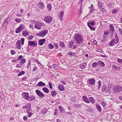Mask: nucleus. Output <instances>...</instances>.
<instances>
[{
  "label": "nucleus",
  "mask_w": 122,
  "mask_h": 122,
  "mask_svg": "<svg viewBox=\"0 0 122 122\" xmlns=\"http://www.w3.org/2000/svg\"><path fill=\"white\" fill-rule=\"evenodd\" d=\"M74 107L76 108H80L81 107V105L79 104L78 105L75 104L74 105Z\"/></svg>",
  "instance_id": "nucleus-48"
},
{
  "label": "nucleus",
  "mask_w": 122,
  "mask_h": 122,
  "mask_svg": "<svg viewBox=\"0 0 122 122\" xmlns=\"http://www.w3.org/2000/svg\"><path fill=\"white\" fill-rule=\"evenodd\" d=\"M95 22L94 21L93 22H88L87 23V25L88 26H93L94 25Z\"/></svg>",
  "instance_id": "nucleus-27"
},
{
  "label": "nucleus",
  "mask_w": 122,
  "mask_h": 122,
  "mask_svg": "<svg viewBox=\"0 0 122 122\" xmlns=\"http://www.w3.org/2000/svg\"><path fill=\"white\" fill-rule=\"evenodd\" d=\"M115 38L116 39V44L117 43H118L119 41L118 38V37L116 33H115Z\"/></svg>",
  "instance_id": "nucleus-31"
},
{
  "label": "nucleus",
  "mask_w": 122,
  "mask_h": 122,
  "mask_svg": "<svg viewBox=\"0 0 122 122\" xmlns=\"http://www.w3.org/2000/svg\"><path fill=\"white\" fill-rule=\"evenodd\" d=\"M84 101L88 103H89L90 102V101L88 98L85 96H83L82 97Z\"/></svg>",
  "instance_id": "nucleus-13"
},
{
  "label": "nucleus",
  "mask_w": 122,
  "mask_h": 122,
  "mask_svg": "<svg viewBox=\"0 0 122 122\" xmlns=\"http://www.w3.org/2000/svg\"><path fill=\"white\" fill-rule=\"evenodd\" d=\"M47 7L49 11H51L52 7L51 5V4L49 3L47 4Z\"/></svg>",
  "instance_id": "nucleus-30"
},
{
  "label": "nucleus",
  "mask_w": 122,
  "mask_h": 122,
  "mask_svg": "<svg viewBox=\"0 0 122 122\" xmlns=\"http://www.w3.org/2000/svg\"><path fill=\"white\" fill-rule=\"evenodd\" d=\"M95 80L94 78H92L89 80L87 81L88 83L90 85H93L95 82Z\"/></svg>",
  "instance_id": "nucleus-9"
},
{
  "label": "nucleus",
  "mask_w": 122,
  "mask_h": 122,
  "mask_svg": "<svg viewBox=\"0 0 122 122\" xmlns=\"http://www.w3.org/2000/svg\"><path fill=\"white\" fill-rule=\"evenodd\" d=\"M25 39L24 38H21L20 39V41L21 42L22 45H23L24 44Z\"/></svg>",
  "instance_id": "nucleus-45"
},
{
  "label": "nucleus",
  "mask_w": 122,
  "mask_h": 122,
  "mask_svg": "<svg viewBox=\"0 0 122 122\" xmlns=\"http://www.w3.org/2000/svg\"><path fill=\"white\" fill-rule=\"evenodd\" d=\"M109 34V32L107 31H104V35H108Z\"/></svg>",
  "instance_id": "nucleus-60"
},
{
  "label": "nucleus",
  "mask_w": 122,
  "mask_h": 122,
  "mask_svg": "<svg viewBox=\"0 0 122 122\" xmlns=\"http://www.w3.org/2000/svg\"><path fill=\"white\" fill-rule=\"evenodd\" d=\"M15 46L16 48L18 49H21V46L20 41L19 40H18L17 41Z\"/></svg>",
  "instance_id": "nucleus-8"
},
{
  "label": "nucleus",
  "mask_w": 122,
  "mask_h": 122,
  "mask_svg": "<svg viewBox=\"0 0 122 122\" xmlns=\"http://www.w3.org/2000/svg\"><path fill=\"white\" fill-rule=\"evenodd\" d=\"M58 88L60 91H63L65 90L64 86L62 84H60L58 86Z\"/></svg>",
  "instance_id": "nucleus-14"
},
{
  "label": "nucleus",
  "mask_w": 122,
  "mask_h": 122,
  "mask_svg": "<svg viewBox=\"0 0 122 122\" xmlns=\"http://www.w3.org/2000/svg\"><path fill=\"white\" fill-rule=\"evenodd\" d=\"M54 45L56 46V47L55 48L56 49H57L58 48V46L57 43H54Z\"/></svg>",
  "instance_id": "nucleus-57"
},
{
  "label": "nucleus",
  "mask_w": 122,
  "mask_h": 122,
  "mask_svg": "<svg viewBox=\"0 0 122 122\" xmlns=\"http://www.w3.org/2000/svg\"><path fill=\"white\" fill-rule=\"evenodd\" d=\"M53 67L55 69H58L60 67L56 65L53 64L52 65Z\"/></svg>",
  "instance_id": "nucleus-33"
},
{
  "label": "nucleus",
  "mask_w": 122,
  "mask_h": 122,
  "mask_svg": "<svg viewBox=\"0 0 122 122\" xmlns=\"http://www.w3.org/2000/svg\"><path fill=\"white\" fill-rule=\"evenodd\" d=\"M25 59H23L22 60L20 61V63L22 65L25 62Z\"/></svg>",
  "instance_id": "nucleus-42"
},
{
  "label": "nucleus",
  "mask_w": 122,
  "mask_h": 122,
  "mask_svg": "<svg viewBox=\"0 0 122 122\" xmlns=\"http://www.w3.org/2000/svg\"><path fill=\"white\" fill-rule=\"evenodd\" d=\"M23 119L24 121H26L27 119V117L26 116H24L23 117Z\"/></svg>",
  "instance_id": "nucleus-64"
},
{
  "label": "nucleus",
  "mask_w": 122,
  "mask_h": 122,
  "mask_svg": "<svg viewBox=\"0 0 122 122\" xmlns=\"http://www.w3.org/2000/svg\"><path fill=\"white\" fill-rule=\"evenodd\" d=\"M59 110L60 111V112H61L63 111V108L61 106H59L58 107Z\"/></svg>",
  "instance_id": "nucleus-52"
},
{
  "label": "nucleus",
  "mask_w": 122,
  "mask_h": 122,
  "mask_svg": "<svg viewBox=\"0 0 122 122\" xmlns=\"http://www.w3.org/2000/svg\"><path fill=\"white\" fill-rule=\"evenodd\" d=\"M28 45L32 47L36 46L37 45L36 42H34V41H28Z\"/></svg>",
  "instance_id": "nucleus-7"
},
{
  "label": "nucleus",
  "mask_w": 122,
  "mask_h": 122,
  "mask_svg": "<svg viewBox=\"0 0 122 122\" xmlns=\"http://www.w3.org/2000/svg\"><path fill=\"white\" fill-rule=\"evenodd\" d=\"M34 36L33 35L27 37V39L29 40H31L33 38Z\"/></svg>",
  "instance_id": "nucleus-44"
},
{
  "label": "nucleus",
  "mask_w": 122,
  "mask_h": 122,
  "mask_svg": "<svg viewBox=\"0 0 122 122\" xmlns=\"http://www.w3.org/2000/svg\"><path fill=\"white\" fill-rule=\"evenodd\" d=\"M68 54L69 55L73 56H75L76 54L75 53H73L72 52H70L68 53Z\"/></svg>",
  "instance_id": "nucleus-43"
},
{
  "label": "nucleus",
  "mask_w": 122,
  "mask_h": 122,
  "mask_svg": "<svg viewBox=\"0 0 122 122\" xmlns=\"http://www.w3.org/2000/svg\"><path fill=\"white\" fill-rule=\"evenodd\" d=\"M98 83L99 85L98 86V89H99V88H100L101 86L102 83L101 81H98Z\"/></svg>",
  "instance_id": "nucleus-49"
},
{
  "label": "nucleus",
  "mask_w": 122,
  "mask_h": 122,
  "mask_svg": "<svg viewBox=\"0 0 122 122\" xmlns=\"http://www.w3.org/2000/svg\"><path fill=\"white\" fill-rule=\"evenodd\" d=\"M29 94L27 92H23L22 93V96L23 98L28 100L29 97Z\"/></svg>",
  "instance_id": "nucleus-10"
},
{
  "label": "nucleus",
  "mask_w": 122,
  "mask_h": 122,
  "mask_svg": "<svg viewBox=\"0 0 122 122\" xmlns=\"http://www.w3.org/2000/svg\"><path fill=\"white\" fill-rule=\"evenodd\" d=\"M25 74V72L23 71H21L18 74V76L19 77L21 76L24 74Z\"/></svg>",
  "instance_id": "nucleus-35"
},
{
  "label": "nucleus",
  "mask_w": 122,
  "mask_h": 122,
  "mask_svg": "<svg viewBox=\"0 0 122 122\" xmlns=\"http://www.w3.org/2000/svg\"><path fill=\"white\" fill-rule=\"evenodd\" d=\"M28 109L27 110V112L28 113V117H30L32 115V113L29 112H28Z\"/></svg>",
  "instance_id": "nucleus-40"
},
{
  "label": "nucleus",
  "mask_w": 122,
  "mask_h": 122,
  "mask_svg": "<svg viewBox=\"0 0 122 122\" xmlns=\"http://www.w3.org/2000/svg\"><path fill=\"white\" fill-rule=\"evenodd\" d=\"M22 56L21 55L19 56L18 58V59L19 60H20L22 58Z\"/></svg>",
  "instance_id": "nucleus-62"
},
{
  "label": "nucleus",
  "mask_w": 122,
  "mask_h": 122,
  "mask_svg": "<svg viewBox=\"0 0 122 122\" xmlns=\"http://www.w3.org/2000/svg\"><path fill=\"white\" fill-rule=\"evenodd\" d=\"M98 63L99 65L101 67H104L105 66V65L104 63L101 61H98Z\"/></svg>",
  "instance_id": "nucleus-20"
},
{
  "label": "nucleus",
  "mask_w": 122,
  "mask_h": 122,
  "mask_svg": "<svg viewBox=\"0 0 122 122\" xmlns=\"http://www.w3.org/2000/svg\"><path fill=\"white\" fill-rule=\"evenodd\" d=\"M28 107L29 108L28 110L30 111L31 110V104L30 103H28L26 105L23 106V108L24 109H26Z\"/></svg>",
  "instance_id": "nucleus-15"
},
{
  "label": "nucleus",
  "mask_w": 122,
  "mask_h": 122,
  "mask_svg": "<svg viewBox=\"0 0 122 122\" xmlns=\"http://www.w3.org/2000/svg\"><path fill=\"white\" fill-rule=\"evenodd\" d=\"M116 89L117 91L121 92L122 91V88L121 86H118L116 87Z\"/></svg>",
  "instance_id": "nucleus-28"
},
{
  "label": "nucleus",
  "mask_w": 122,
  "mask_h": 122,
  "mask_svg": "<svg viewBox=\"0 0 122 122\" xmlns=\"http://www.w3.org/2000/svg\"><path fill=\"white\" fill-rule=\"evenodd\" d=\"M74 39L75 42L78 44H82L83 42V37L81 35L79 34L74 35Z\"/></svg>",
  "instance_id": "nucleus-1"
},
{
  "label": "nucleus",
  "mask_w": 122,
  "mask_h": 122,
  "mask_svg": "<svg viewBox=\"0 0 122 122\" xmlns=\"http://www.w3.org/2000/svg\"><path fill=\"white\" fill-rule=\"evenodd\" d=\"M106 85H103L102 87V92H104L106 89Z\"/></svg>",
  "instance_id": "nucleus-34"
},
{
  "label": "nucleus",
  "mask_w": 122,
  "mask_h": 122,
  "mask_svg": "<svg viewBox=\"0 0 122 122\" xmlns=\"http://www.w3.org/2000/svg\"><path fill=\"white\" fill-rule=\"evenodd\" d=\"M10 52L11 54L13 55L15 54L16 52L14 50H11L10 51Z\"/></svg>",
  "instance_id": "nucleus-50"
},
{
  "label": "nucleus",
  "mask_w": 122,
  "mask_h": 122,
  "mask_svg": "<svg viewBox=\"0 0 122 122\" xmlns=\"http://www.w3.org/2000/svg\"><path fill=\"white\" fill-rule=\"evenodd\" d=\"M98 5L99 7H100L101 6H102V3L100 1H98Z\"/></svg>",
  "instance_id": "nucleus-51"
},
{
  "label": "nucleus",
  "mask_w": 122,
  "mask_h": 122,
  "mask_svg": "<svg viewBox=\"0 0 122 122\" xmlns=\"http://www.w3.org/2000/svg\"><path fill=\"white\" fill-rule=\"evenodd\" d=\"M38 6L41 9H43L45 7L44 4L43 3L41 2H40L38 3Z\"/></svg>",
  "instance_id": "nucleus-12"
},
{
  "label": "nucleus",
  "mask_w": 122,
  "mask_h": 122,
  "mask_svg": "<svg viewBox=\"0 0 122 122\" xmlns=\"http://www.w3.org/2000/svg\"><path fill=\"white\" fill-rule=\"evenodd\" d=\"M88 26L91 30H95L96 29L94 27L91 26Z\"/></svg>",
  "instance_id": "nucleus-47"
},
{
  "label": "nucleus",
  "mask_w": 122,
  "mask_h": 122,
  "mask_svg": "<svg viewBox=\"0 0 122 122\" xmlns=\"http://www.w3.org/2000/svg\"><path fill=\"white\" fill-rule=\"evenodd\" d=\"M37 69V68L36 66H34L32 71H35Z\"/></svg>",
  "instance_id": "nucleus-56"
},
{
  "label": "nucleus",
  "mask_w": 122,
  "mask_h": 122,
  "mask_svg": "<svg viewBox=\"0 0 122 122\" xmlns=\"http://www.w3.org/2000/svg\"><path fill=\"white\" fill-rule=\"evenodd\" d=\"M22 65L20 64H18L16 66V67L18 68L21 67Z\"/></svg>",
  "instance_id": "nucleus-54"
},
{
  "label": "nucleus",
  "mask_w": 122,
  "mask_h": 122,
  "mask_svg": "<svg viewBox=\"0 0 122 122\" xmlns=\"http://www.w3.org/2000/svg\"><path fill=\"white\" fill-rule=\"evenodd\" d=\"M25 26L22 24L20 25L19 27L17 28L15 30V32L18 33L24 29Z\"/></svg>",
  "instance_id": "nucleus-4"
},
{
  "label": "nucleus",
  "mask_w": 122,
  "mask_h": 122,
  "mask_svg": "<svg viewBox=\"0 0 122 122\" xmlns=\"http://www.w3.org/2000/svg\"><path fill=\"white\" fill-rule=\"evenodd\" d=\"M87 66V63L84 62L83 63L80 64L79 66V68L82 69H84Z\"/></svg>",
  "instance_id": "nucleus-11"
},
{
  "label": "nucleus",
  "mask_w": 122,
  "mask_h": 122,
  "mask_svg": "<svg viewBox=\"0 0 122 122\" xmlns=\"http://www.w3.org/2000/svg\"><path fill=\"white\" fill-rule=\"evenodd\" d=\"M101 104L104 107H105L107 103L106 102H101Z\"/></svg>",
  "instance_id": "nucleus-46"
},
{
  "label": "nucleus",
  "mask_w": 122,
  "mask_h": 122,
  "mask_svg": "<svg viewBox=\"0 0 122 122\" xmlns=\"http://www.w3.org/2000/svg\"><path fill=\"white\" fill-rule=\"evenodd\" d=\"M43 91L46 93H48L49 92V90L48 88L46 87L43 88L42 89Z\"/></svg>",
  "instance_id": "nucleus-25"
},
{
  "label": "nucleus",
  "mask_w": 122,
  "mask_h": 122,
  "mask_svg": "<svg viewBox=\"0 0 122 122\" xmlns=\"http://www.w3.org/2000/svg\"><path fill=\"white\" fill-rule=\"evenodd\" d=\"M48 31L47 30H44L40 31L36 35L39 37H43L45 36L48 33Z\"/></svg>",
  "instance_id": "nucleus-2"
},
{
  "label": "nucleus",
  "mask_w": 122,
  "mask_h": 122,
  "mask_svg": "<svg viewBox=\"0 0 122 122\" xmlns=\"http://www.w3.org/2000/svg\"><path fill=\"white\" fill-rule=\"evenodd\" d=\"M100 10H101V11L103 12H105L106 11L105 9H104L103 7V6H101L100 7Z\"/></svg>",
  "instance_id": "nucleus-41"
},
{
  "label": "nucleus",
  "mask_w": 122,
  "mask_h": 122,
  "mask_svg": "<svg viewBox=\"0 0 122 122\" xmlns=\"http://www.w3.org/2000/svg\"><path fill=\"white\" fill-rule=\"evenodd\" d=\"M35 97L33 95L30 96H29L27 101H31L35 100Z\"/></svg>",
  "instance_id": "nucleus-17"
},
{
  "label": "nucleus",
  "mask_w": 122,
  "mask_h": 122,
  "mask_svg": "<svg viewBox=\"0 0 122 122\" xmlns=\"http://www.w3.org/2000/svg\"><path fill=\"white\" fill-rule=\"evenodd\" d=\"M96 108L98 111L99 112H100L102 111V108L101 107L99 106V104H96Z\"/></svg>",
  "instance_id": "nucleus-21"
},
{
  "label": "nucleus",
  "mask_w": 122,
  "mask_h": 122,
  "mask_svg": "<svg viewBox=\"0 0 122 122\" xmlns=\"http://www.w3.org/2000/svg\"><path fill=\"white\" fill-rule=\"evenodd\" d=\"M113 88V86L111 85H108V88H107L106 92H110L111 89Z\"/></svg>",
  "instance_id": "nucleus-18"
},
{
  "label": "nucleus",
  "mask_w": 122,
  "mask_h": 122,
  "mask_svg": "<svg viewBox=\"0 0 122 122\" xmlns=\"http://www.w3.org/2000/svg\"><path fill=\"white\" fill-rule=\"evenodd\" d=\"M14 20L17 23H20L21 21V19L20 18H16L14 19Z\"/></svg>",
  "instance_id": "nucleus-32"
},
{
  "label": "nucleus",
  "mask_w": 122,
  "mask_h": 122,
  "mask_svg": "<svg viewBox=\"0 0 122 122\" xmlns=\"http://www.w3.org/2000/svg\"><path fill=\"white\" fill-rule=\"evenodd\" d=\"M74 44V42L73 41H71L69 42L70 45H71L72 46Z\"/></svg>",
  "instance_id": "nucleus-58"
},
{
  "label": "nucleus",
  "mask_w": 122,
  "mask_h": 122,
  "mask_svg": "<svg viewBox=\"0 0 122 122\" xmlns=\"http://www.w3.org/2000/svg\"><path fill=\"white\" fill-rule=\"evenodd\" d=\"M43 26V24L42 23L39 22L38 23L35 24L34 25V27L36 29L38 30H40L42 26Z\"/></svg>",
  "instance_id": "nucleus-6"
},
{
  "label": "nucleus",
  "mask_w": 122,
  "mask_h": 122,
  "mask_svg": "<svg viewBox=\"0 0 122 122\" xmlns=\"http://www.w3.org/2000/svg\"><path fill=\"white\" fill-rule=\"evenodd\" d=\"M22 34L23 36L26 37L29 35V33L27 31H24L22 32Z\"/></svg>",
  "instance_id": "nucleus-19"
},
{
  "label": "nucleus",
  "mask_w": 122,
  "mask_h": 122,
  "mask_svg": "<svg viewBox=\"0 0 122 122\" xmlns=\"http://www.w3.org/2000/svg\"><path fill=\"white\" fill-rule=\"evenodd\" d=\"M89 101L91 103L93 104L95 102V100L93 97H90L89 98Z\"/></svg>",
  "instance_id": "nucleus-23"
},
{
  "label": "nucleus",
  "mask_w": 122,
  "mask_h": 122,
  "mask_svg": "<svg viewBox=\"0 0 122 122\" xmlns=\"http://www.w3.org/2000/svg\"><path fill=\"white\" fill-rule=\"evenodd\" d=\"M64 14V12L62 11H61V12H60L59 15L60 14V18H61V20H62V17L63 15Z\"/></svg>",
  "instance_id": "nucleus-36"
},
{
  "label": "nucleus",
  "mask_w": 122,
  "mask_h": 122,
  "mask_svg": "<svg viewBox=\"0 0 122 122\" xmlns=\"http://www.w3.org/2000/svg\"><path fill=\"white\" fill-rule=\"evenodd\" d=\"M45 84L43 83L42 82L40 81L37 84V86H45Z\"/></svg>",
  "instance_id": "nucleus-22"
},
{
  "label": "nucleus",
  "mask_w": 122,
  "mask_h": 122,
  "mask_svg": "<svg viewBox=\"0 0 122 122\" xmlns=\"http://www.w3.org/2000/svg\"><path fill=\"white\" fill-rule=\"evenodd\" d=\"M57 94V93H56V92L54 91H52L51 92V95L53 97L55 96Z\"/></svg>",
  "instance_id": "nucleus-37"
},
{
  "label": "nucleus",
  "mask_w": 122,
  "mask_h": 122,
  "mask_svg": "<svg viewBox=\"0 0 122 122\" xmlns=\"http://www.w3.org/2000/svg\"><path fill=\"white\" fill-rule=\"evenodd\" d=\"M35 92L37 95L41 98H42L43 97H45L44 94L39 90H36L35 91Z\"/></svg>",
  "instance_id": "nucleus-5"
},
{
  "label": "nucleus",
  "mask_w": 122,
  "mask_h": 122,
  "mask_svg": "<svg viewBox=\"0 0 122 122\" xmlns=\"http://www.w3.org/2000/svg\"><path fill=\"white\" fill-rule=\"evenodd\" d=\"M49 85L50 88L51 89H52V87L51 83L50 82H49Z\"/></svg>",
  "instance_id": "nucleus-61"
},
{
  "label": "nucleus",
  "mask_w": 122,
  "mask_h": 122,
  "mask_svg": "<svg viewBox=\"0 0 122 122\" xmlns=\"http://www.w3.org/2000/svg\"><path fill=\"white\" fill-rule=\"evenodd\" d=\"M98 64V63L96 62H94L92 64V66L93 67H95Z\"/></svg>",
  "instance_id": "nucleus-39"
},
{
  "label": "nucleus",
  "mask_w": 122,
  "mask_h": 122,
  "mask_svg": "<svg viewBox=\"0 0 122 122\" xmlns=\"http://www.w3.org/2000/svg\"><path fill=\"white\" fill-rule=\"evenodd\" d=\"M59 45L62 48H65L66 47V45L62 41H61L60 42Z\"/></svg>",
  "instance_id": "nucleus-24"
},
{
  "label": "nucleus",
  "mask_w": 122,
  "mask_h": 122,
  "mask_svg": "<svg viewBox=\"0 0 122 122\" xmlns=\"http://www.w3.org/2000/svg\"><path fill=\"white\" fill-rule=\"evenodd\" d=\"M30 61H29L28 64L26 66L27 68L28 69L29 68V67L30 66Z\"/></svg>",
  "instance_id": "nucleus-55"
},
{
  "label": "nucleus",
  "mask_w": 122,
  "mask_h": 122,
  "mask_svg": "<svg viewBox=\"0 0 122 122\" xmlns=\"http://www.w3.org/2000/svg\"><path fill=\"white\" fill-rule=\"evenodd\" d=\"M118 11V10L116 9H114L112 11V13L113 14L115 13H117Z\"/></svg>",
  "instance_id": "nucleus-53"
},
{
  "label": "nucleus",
  "mask_w": 122,
  "mask_h": 122,
  "mask_svg": "<svg viewBox=\"0 0 122 122\" xmlns=\"http://www.w3.org/2000/svg\"><path fill=\"white\" fill-rule=\"evenodd\" d=\"M44 20L46 23L49 24L52 22L53 18L51 16L48 15L44 17Z\"/></svg>",
  "instance_id": "nucleus-3"
},
{
  "label": "nucleus",
  "mask_w": 122,
  "mask_h": 122,
  "mask_svg": "<svg viewBox=\"0 0 122 122\" xmlns=\"http://www.w3.org/2000/svg\"><path fill=\"white\" fill-rule=\"evenodd\" d=\"M46 40L45 39H43L39 40V44L40 46H42L45 43Z\"/></svg>",
  "instance_id": "nucleus-16"
},
{
  "label": "nucleus",
  "mask_w": 122,
  "mask_h": 122,
  "mask_svg": "<svg viewBox=\"0 0 122 122\" xmlns=\"http://www.w3.org/2000/svg\"><path fill=\"white\" fill-rule=\"evenodd\" d=\"M117 61L118 62L122 63V59H118L117 60Z\"/></svg>",
  "instance_id": "nucleus-59"
},
{
  "label": "nucleus",
  "mask_w": 122,
  "mask_h": 122,
  "mask_svg": "<svg viewBox=\"0 0 122 122\" xmlns=\"http://www.w3.org/2000/svg\"><path fill=\"white\" fill-rule=\"evenodd\" d=\"M48 47L50 49H53L54 47V45L51 43H49L48 45Z\"/></svg>",
  "instance_id": "nucleus-29"
},
{
  "label": "nucleus",
  "mask_w": 122,
  "mask_h": 122,
  "mask_svg": "<svg viewBox=\"0 0 122 122\" xmlns=\"http://www.w3.org/2000/svg\"><path fill=\"white\" fill-rule=\"evenodd\" d=\"M115 41L114 39H113L110 43L109 44L110 45L112 46H113L115 42Z\"/></svg>",
  "instance_id": "nucleus-26"
},
{
  "label": "nucleus",
  "mask_w": 122,
  "mask_h": 122,
  "mask_svg": "<svg viewBox=\"0 0 122 122\" xmlns=\"http://www.w3.org/2000/svg\"><path fill=\"white\" fill-rule=\"evenodd\" d=\"M119 30L121 35L122 36V29L121 28H119Z\"/></svg>",
  "instance_id": "nucleus-63"
},
{
  "label": "nucleus",
  "mask_w": 122,
  "mask_h": 122,
  "mask_svg": "<svg viewBox=\"0 0 122 122\" xmlns=\"http://www.w3.org/2000/svg\"><path fill=\"white\" fill-rule=\"evenodd\" d=\"M110 30L112 32H113L114 31V28L112 24L110 25Z\"/></svg>",
  "instance_id": "nucleus-38"
}]
</instances>
